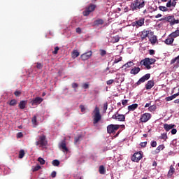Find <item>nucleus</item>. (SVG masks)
<instances>
[{"mask_svg":"<svg viewBox=\"0 0 179 179\" xmlns=\"http://www.w3.org/2000/svg\"><path fill=\"white\" fill-rule=\"evenodd\" d=\"M43 98L37 96L34 99L31 101V106H38V104H41V103H43Z\"/></svg>","mask_w":179,"mask_h":179,"instance_id":"ddd939ff","label":"nucleus"},{"mask_svg":"<svg viewBox=\"0 0 179 179\" xmlns=\"http://www.w3.org/2000/svg\"><path fill=\"white\" fill-rule=\"evenodd\" d=\"M59 160L58 159H55L52 162V166H55V167H58L59 166Z\"/></svg>","mask_w":179,"mask_h":179,"instance_id":"2f4dec72","label":"nucleus"},{"mask_svg":"<svg viewBox=\"0 0 179 179\" xmlns=\"http://www.w3.org/2000/svg\"><path fill=\"white\" fill-rule=\"evenodd\" d=\"M16 104H17V101H16V99H12V100L9 102V105H10V106H16Z\"/></svg>","mask_w":179,"mask_h":179,"instance_id":"e433bc0d","label":"nucleus"},{"mask_svg":"<svg viewBox=\"0 0 179 179\" xmlns=\"http://www.w3.org/2000/svg\"><path fill=\"white\" fill-rule=\"evenodd\" d=\"M107 85H113L114 83V80H109L106 82Z\"/></svg>","mask_w":179,"mask_h":179,"instance_id":"052dcab7","label":"nucleus"},{"mask_svg":"<svg viewBox=\"0 0 179 179\" xmlns=\"http://www.w3.org/2000/svg\"><path fill=\"white\" fill-rule=\"evenodd\" d=\"M127 103H128V100L124 99L122 101V106H127Z\"/></svg>","mask_w":179,"mask_h":179,"instance_id":"5fc2aeb1","label":"nucleus"},{"mask_svg":"<svg viewBox=\"0 0 179 179\" xmlns=\"http://www.w3.org/2000/svg\"><path fill=\"white\" fill-rule=\"evenodd\" d=\"M177 1L178 0H169L166 3V8H171V6L176 8V5H177Z\"/></svg>","mask_w":179,"mask_h":179,"instance_id":"dca6fc26","label":"nucleus"},{"mask_svg":"<svg viewBox=\"0 0 179 179\" xmlns=\"http://www.w3.org/2000/svg\"><path fill=\"white\" fill-rule=\"evenodd\" d=\"M150 33V31H148V30H146V29H144V30L142 31V36H141L142 39H143V40H145V38H146V37H148Z\"/></svg>","mask_w":179,"mask_h":179,"instance_id":"a878e982","label":"nucleus"},{"mask_svg":"<svg viewBox=\"0 0 179 179\" xmlns=\"http://www.w3.org/2000/svg\"><path fill=\"white\" fill-rule=\"evenodd\" d=\"M24 157V150H21L19 152V159H23Z\"/></svg>","mask_w":179,"mask_h":179,"instance_id":"473e14b6","label":"nucleus"},{"mask_svg":"<svg viewBox=\"0 0 179 179\" xmlns=\"http://www.w3.org/2000/svg\"><path fill=\"white\" fill-rule=\"evenodd\" d=\"M112 119L124 122V121H125V115L116 112V113L112 116Z\"/></svg>","mask_w":179,"mask_h":179,"instance_id":"1a4fd4ad","label":"nucleus"},{"mask_svg":"<svg viewBox=\"0 0 179 179\" xmlns=\"http://www.w3.org/2000/svg\"><path fill=\"white\" fill-rule=\"evenodd\" d=\"M145 24V18H141L138 20L132 22V26L134 27H142Z\"/></svg>","mask_w":179,"mask_h":179,"instance_id":"9d476101","label":"nucleus"},{"mask_svg":"<svg viewBox=\"0 0 179 179\" xmlns=\"http://www.w3.org/2000/svg\"><path fill=\"white\" fill-rule=\"evenodd\" d=\"M149 54L150 55H155V50H150Z\"/></svg>","mask_w":179,"mask_h":179,"instance_id":"0e129e2a","label":"nucleus"},{"mask_svg":"<svg viewBox=\"0 0 179 179\" xmlns=\"http://www.w3.org/2000/svg\"><path fill=\"white\" fill-rule=\"evenodd\" d=\"M31 122L34 125H37V117L34 116L31 119Z\"/></svg>","mask_w":179,"mask_h":179,"instance_id":"4c0bfd02","label":"nucleus"},{"mask_svg":"<svg viewBox=\"0 0 179 179\" xmlns=\"http://www.w3.org/2000/svg\"><path fill=\"white\" fill-rule=\"evenodd\" d=\"M156 62V59L146 57L140 62V65H143L145 69L149 70L152 69L150 65H153Z\"/></svg>","mask_w":179,"mask_h":179,"instance_id":"f03ea898","label":"nucleus"},{"mask_svg":"<svg viewBox=\"0 0 179 179\" xmlns=\"http://www.w3.org/2000/svg\"><path fill=\"white\" fill-rule=\"evenodd\" d=\"M150 41L151 44H156V42L157 41V37L156 36H153L150 38Z\"/></svg>","mask_w":179,"mask_h":179,"instance_id":"c756f323","label":"nucleus"},{"mask_svg":"<svg viewBox=\"0 0 179 179\" xmlns=\"http://www.w3.org/2000/svg\"><path fill=\"white\" fill-rule=\"evenodd\" d=\"M83 87L84 89H89V84H87V83H84V84L83 85Z\"/></svg>","mask_w":179,"mask_h":179,"instance_id":"680f3d73","label":"nucleus"},{"mask_svg":"<svg viewBox=\"0 0 179 179\" xmlns=\"http://www.w3.org/2000/svg\"><path fill=\"white\" fill-rule=\"evenodd\" d=\"M58 51H59V48L58 46H56L55 48V50L52 52V54L57 55V54H58Z\"/></svg>","mask_w":179,"mask_h":179,"instance_id":"c03bdc74","label":"nucleus"},{"mask_svg":"<svg viewBox=\"0 0 179 179\" xmlns=\"http://www.w3.org/2000/svg\"><path fill=\"white\" fill-rule=\"evenodd\" d=\"M145 1L142 0H134V2L131 3L130 8L132 12H135V10H139L142 8H145Z\"/></svg>","mask_w":179,"mask_h":179,"instance_id":"f257e3e1","label":"nucleus"},{"mask_svg":"<svg viewBox=\"0 0 179 179\" xmlns=\"http://www.w3.org/2000/svg\"><path fill=\"white\" fill-rule=\"evenodd\" d=\"M59 148L62 150L63 152H68V148L66 147V141L65 140L62 141Z\"/></svg>","mask_w":179,"mask_h":179,"instance_id":"4468645a","label":"nucleus"},{"mask_svg":"<svg viewBox=\"0 0 179 179\" xmlns=\"http://www.w3.org/2000/svg\"><path fill=\"white\" fill-rule=\"evenodd\" d=\"M107 108H108V103L107 102H106L103 104V113H106L107 112Z\"/></svg>","mask_w":179,"mask_h":179,"instance_id":"37998d69","label":"nucleus"},{"mask_svg":"<svg viewBox=\"0 0 179 179\" xmlns=\"http://www.w3.org/2000/svg\"><path fill=\"white\" fill-rule=\"evenodd\" d=\"M120 129V125L119 124H109L107 127V132L108 134H114L115 131H118Z\"/></svg>","mask_w":179,"mask_h":179,"instance_id":"423d86ee","label":"nucleus"},{"mask_svg":"<svg viewBox=\"0 0 179 179\" xmlns=\"http://www.w3.org/2000/svg\"><path fill=\"white\" fill-rule=\"evenodd\" d=\"M96 8H97L96 4L90 3L89 6L85 8V10L83 12V16H89L92 12H94Z\"/></svg>","mask_w":179,"mask_h":179,"instance_id":"39448f33","label":"nucleus"},{"mask_svg":"<svg viewBox=\"0 0 179 179\" xmlns=\"http://www.w3.org/2000/svg\"><path fill=\"white\" fill-rule=\"evenodd\" d=\"M151 146L152 148H156V146H157V142L156 141L151 142Z\"/></svg>","mask_w":179,"mask_h":179,"instance_id":"864d4df0","label":"nucleus"},{"mask_svg":"<svg viewBox=\"0 0 179 179\" xmlns=\"http://www.w3.org/2000/svg\"><path fill=\"white\" fill-rule=\"evenodd\" d=\"M121 61H122V57H120L118 59H115V60L113 62V64H118V62H121Z\"/></svg>","mask_w":179,"mask_h":179,"instance_id":"79ce46f5","label":"nucleus"},{"mask_svg":"<svg viewBox=\"0 0 179 179\" xmlns=\"http://www.w3.org/2000/svg\"><path fill=\"white\" fill-rule=\"evenodd\" d=\"M156 108H157L156 105H152V106H149L148 110H150V112L156 111Z\"/></svg>","mask_w":179,"mask_h":179,"instance_id":"f704fd0d","label":"nucleus"},{"mask_svg":"<svg viewBox=\"0 0 179 179\" xmlns=\"http://www.w3.org/2000/svg\"><path fill=\"white\" fill-rule=\"evenodd\" d=\"M51 177H52V178H55V177H57V172H56V171L52 172V173H51Z\"/></svg>","mask_w":179,"mask_h":179,"instance_id":"6e6d98bb","label":"nucleus"},{"mask_svg":"<svg viewBox=\"0 0 179 179\" xmlns=\"http://www.w3.org/2000/svg\"><path fill=\"white\" fill-rule=\"evenodd\" d=\"M160 139H164V141H166L167 139V134H162L160 136Z\"/></svg>","mask_w":179,"mask_h":179,"instance_id":"49530a36","label":"nucleus"},{"mask_svg":"<svg viewBox=\"0 0 179 179\" xmlns=\"http://www.w3.org/2000/svg\"><path fill=\"white\" fill-rule=\"evenodd\" d=\"M48 145V141H47V136L43 134L38 136V141L36 142V146H40V148H44Z\"/></svg>","mask_w":179,"mask_h":179,"instance_id":"7ed1b4c3","label":"nucleus"},{"mask_svg":"<svg viewBox=\"0 0 179 179\" xmlns=\"http://www.w3.org/2000/svg\"><path fill=\"white\" fill-rule=\"evenodd\" d=\"M159 17H162V14H157V15L155 16V18H156V19H159Z\"/></svg>","mask_w":179,"mask_h":179,"instance_id":"69168bd1","label":"nucleus"},{"mask_svg":"<svg viewBox=\"0 0 179 179\" xmlns=\"http://www.w3.org/2000/svg\"><path fill=\"white\" fill-rule=\"evenodd\" d=\"M164 43L165 44H166V45H173V43H174V39L169 34L167 38L164 41Z\"/></svg>","mask_w":179,"mask_h":179,"instance_id":"2eb2a0df","label":"nucleus"},{"mask_svg":"<svg viewBox=\"0 0 179 179\" xmlns=\"http://www.w3.org/2000/svg\"><path fill=\"white\" fill-rule=\"evenodd\" d=\"M148 145V142H143L140 143V146H141V148H146V145Z\"/></svg>","mask_w":179,"mask_h":179,"instance_id":"3c124183","label":"nucleus"},{"mask_svg":"<svg viewBox=\"0 0 179 179\" xmlns=\"http://www.w3.org/2000/svg\"><path fill=\"white\" fill-rule=\"evenodd\" d=\"M124 13L128 12V7L124 8Z\"/></svg>","mask_w":179,"mask_h":179,"instance_id":"774afa93","label":"nucleus"},{"mask_svg":"<svg viewBox=\"0 0 179 179\" xmlns=\"http://www.w3.org/2000/svg\"><path fill=\"white\" fill-rule=\"evenodd\" d=\"M178 23H179L178 20H176V19L174 18V17H173V20H172L171 25H173V24H178Z\"/></svg>","mask_w":179,"mask_h":179,"instance_id":"8fccbe9b","label":"nucleus"},{"mask_svg":"<svg viewBox=\"0 0 179 179\" xmlns=\"http://www.w3.org/2000/svg\"><path fill=\"white\" fill-rule=\"evenodd\" d=\"M83 139V136L82 134H79L78 136L74 138V143L75 145H78L80 141Z\"/></svg>","mask_w":179,"mask_h":179,"instance_id":"b1692460","label":"nucleus"},{"mask_svg":"<svg viewBox=\"0 0 179 179\" xmlns=\"http://www.w3.org/2000/svg\"><path fill=\"white\" fill-rule=\"evenodd\" d=\"M17 138H23V134L22 132L17 133Z\"/></svg>","mask_w":179,"mask_h":179,"instance_id":"13d9d810","label":"nucleus"},{"mask_svg":"<svg viewBox=\"0 0 179 179\" xmlns=\"http://www.w3.org/2000/svg\"><path fill=\"white\" fill-rule=\"evenodd\" d=\"M134 65H135L134 62H128L122 66V68H131V66H134Z\"/></svg>","mask_w":179,"mask_h":179,"instance_id":"bb28decb","label":"nucleus"},{"mask_svg":"<svg viewBox=\"0 0 179 179\" xmlns=\"http://www.w3.org/2000/svg\"><path fill=\"white\" fill-rule=\"evenodd\" d=\"M150 118H152V115L150 113H145L141 115L140 121L141 122H148Z\"/></svg>","mask_w":179,"mask_h":179,"instance_id":"6e6552de","label":"nucleus"},{"mask_svg":"<svg viewBox=\"0 0 179 179\" xmlns=\"http://www.w3.org/2000/svg\"><path fill=\"white\" fill-rule=\"evenodd\" d=\"M78 86H79V85H78V83H73L72 84V87H73V89H76V87H78Z\"/></svg>","mask_w":179,"mask_h":179,"instance_id":"e2e57ef3","label":"nucleus"},{"mask_svg":"<svg viewBox=\"0 0 179 179\" xmlns=\"http://www.w3.org/2000/svg\"><path fill=\"white\" fill-rule=\"evenodd\" d=\"M173 19H174V16H168L159 19V21L162 22V20H165V22H169L171 24Z\"/></svg>","mask_w":179,"mask_h":179,"instance_id":"aec40b11","label":"nucleus"},{"mask_svg":"<svg viewBox=\"0 0 179 179\" xmlns=\"http://www.w3.org/2000/svg\"><path fill=\"white\" fill-rule=\"evenodd\" d=\"M27 104V101H21L18 105V107L20 110H24L26 108V106Z\"/></svg>","mask_w":179,"mask_h":179,"instance_id":"5701e85b","label":"nucleus"},{"mask_svg":"<svg viewBox=\"0 0 179 179\" xmlns=\"http://www.w3.org/2000/svg\"><path fill=\"white\" fill-rule=\"evenodd\" d=\"M80 55L79 52L78 50H74L72 53L73 58H78V56Z\"/></svg>","mask_w":179,"mask_h":179,"instance_id":"72a5a7b5","label":"nucleus"},{"mask_svg":"<svg viewBox=\"0 0 179 179\" xmlns=\"http://www.w3.org/2000/svg\"><path fill=\"white\" fill-rule=\"evenodd\" d=\"M76 33H78V34H80V33H82V29H80V27H78L76 29Z\"/></svg>","mask_w":179,"mask_h":179,"instance_id":"4d7b16f0","label":"nucleus"},{"mask_svg":"<svg viewBox=\"0 0 179 179\" xmlns=\"http://www.w3.org/2000/svg\"><path fill=\"white\" fill-rule=\"evenodd\" d=\"M164 149V145L162 144L159 145L155 151L152 152V155H157V153H160L161 150H163Z\"/></svg>","mask_w":179,"mask_h":179,"instance_id":"6ab92c4d","label":"nucleus"},{"mask_svg":"<svg viewBox=\"0 0 179 179\" xmlns=\"http://www.w3.org/2000/svg\"><path fill=\"white\" fill-rule=\"evenodd\" d=\"M173 99H176V97H177V96H179V92L173 94Z\"/></svg>","mask_w":179,"mask_h":179,"instance_id":"338daca9","label":"nucleus"},{"mask_svg":"<svg viewBox=\"0 0 179 179\" xmlns=\"http://www.w3.org/2000/svg\"><path fill=\"white\" fill-rule=\"evenodd\" d=\"M103 24H104V20H103V19H97L93 22V26L99 27Z\"/></svg>","mask_w":179,"mask_h":179,"instance_id":"f3484780","label":"nucleus"},{"mask_svg":"<svg viewBox=\"0 0 179 179\" xmlns=\"http://www.w3.org/2000/svg\"><path fill=\"white\" fill-rule=\"evenodd\" d=\"M107 55V51L103 50V49H101L100 50V55L101 57H104V55Z\"/></svg>","mask_w":179,"mask_h":179,"instance_id":"a19ab883","label":"nucleus"},{"mask_svg":"<svg viewBox=\"0 0 179 179\" xmlns=\"http://www.w3.org/2000/svg\"><path fill=\"white\" fill-rule=\"evenodd\" d=\"M99 174H106V168H104V166L101 165L99 166Z\"/></svg>","mask_w":179,"mask_h":179,"instance_id":"c85d7f7f","label":"nucleus"},{"mask_svg":"<svg viewBox=\"0 0 179 179\" xmlns=\"http://www.w3.org/2000/svg\"><path fill=\"white\" fill-rule=\"evenodd\" d=\"M165 100L166 101H171V100H174V96H173V95H171L170 96L165 98Z\"/></svg>","mask_w":179,"mask_h":179,"instance_id":"a18cd8bd","label":"nucleus"},{"mask_svg":"<svg viewBox=\"0 0 179 179\" xmlns=\"http://www.w3.org/2000/svg\"><path fill=\"white\" fill-rule=\"evenodd\" d=\"M138 103H134V104L128 106V110L129 111H135V110H136V108H138Z\"/></svg>","mask_w":179,"mask_h":179,"instance_id":"393cba45","label":"nucleus"},{"mask_svg":"<svg viewBox=\"0 0 179 179\" xmlns=\"http://www.w3.org/2000/svg\"><path fill=\"white\" fill-rule=\"evenodd\" d=\"M175 171H176V169H174V167L173 166H171L170 169L168 172L169 177H171V176H173L174 174Z\"/></svg>","mask_w":179,"mask_h":179,"instance_id":"cd10ccee","label":"nucleus"},{"mask_svg":"<svg viewBox=\"0 0 179 179\" xmlns=\"http://www.w3.org/2000/svg\"><path fill=\"white\" fill-rule=\"evenodd\" d=\"M175 124H164V128L165 129V130L169 132V131H170V129H173V128H175Z\"/></svg>","mask_w":179,"mask_h":179,"instance_id":"4be33fe9","label":"nucleus"},{"mask_svg":"<svg viewBox=\"0 0 179 179\" xmlns=\"http://www.w3.org/2000/svg\"><path fill=\"white\" fill-rule=\"evenodd\" d=\"M15 96H16V97H19V96H20V94H22V92L20 91H15L14 92Z\"/></svg>","mask_w":179,"mask_h":179,"instance_id":"603ef678","label":"nucleus"},{"mask_svg":"<svg viewBox=\"0 0 179 179\" xmlns=\"http://www.w3.org/2000/svg\"><path fill=\"white\" fill-rule=\"evenodd\" d=\"M169 35H171V37H172L173 39L179 36V34H178V31L177 30L175 31H173V32H172V33L170 34Z\"/></svg>","mask_w":179,"mask_h":179,"instance_id":"7c9ffc66","label":"nucleus"},{"mask_svg":"<svg viewBox=\"0 0 179 179\" xmlns=\"http://www.w3.org/2000/svg\"><path fill=\"white\" fill-rule=\"evenodd\" d=\"M171 134L172 135H176V134H177V129H172L171 130Z\"/></svg>","mask_w":179,"mask_h":179,"instance_id":"bf43d9fd","label":"nucleus"},{"mask_svg":"<svg viewBox=\"0 0 179 179\" xmlns=\"http://www.w3.org/2000/svg\"><path fill=\"white\" fill-rule=\"evenodd\" d=\"M93 124H96L101 120V115L100 114V108L96 106L93 111Z\"/></svg>","mask_w":179,"mask_h":179,"instance_id":"20e7f679","label":"nucleus"},{"mask_svg":"<svg viewBox=\"0 0 179 179\" xmlns=\"http://www.w3.org/2000/svg\"><path fill=\"white\" fill-rule=\"evenodd\" d=\"M159 10H162V12H167L169 9L166 6H160L159 7Z\"/></svg>","mask_w":179,"mask_h":179,"instance_id":"c9c22d12","label":"nucleus"},{"mask_svg":"<svg viewBox=\"0 0 179 179\" xmlns=\"http://www.w3.org/2000/svg\"><path fill=\"white\" fill-rule=\"evenodd\" d=\"M142 157H143L142 152H135L131 157V161L136 162V163H138V162H139V160H141Z\"/></svg>","mask_w":179,"mask_h":179,"instance_id":"0eeeda50","label":"nucleus"},{"mask_svg":"<svg viewBox=\"0 0 179 179\" xmlns=\"http://www.w3.org/2000/svg\"><path fill=\"white\" fill-rule=\"evenodd\" d=\"M153 86H155V81L149 80V81H148L147 84L145 85V89L147 90H150V89H152V87H153Z\"/></svg>","mask_w":179,"mask_h":179,"instance_id":"a211bd4d","label":"nucleus"},{"mask_svg":"<svg viewBox=\"0 0 179 179\" xmlns=\"http://www.w3.org/2000/svg\"><path fill=\"white\" fill-rule=\"evenodd\" d=\"M141 72V68L134 66L131 71V75H138V73Z\"/></svg>","mask_w":179,"mask_h":179,"instance_id":"412c9836","label":"nucleus"},{"mask_svg":"<svg viewBox=\"0 0 179 179\" xmlns=\"http://www.w3.org/2000/svg\"><path fill=\"white\" fill-rule=\"evenodd\" d=\"M44 66V64H43L42 63H36V68L37 69H43V67Z\"/></svg>","mask_w":179,"mask_h":179,"instance_id":"58836bf2","label":"nucleus"},{"mask_svg":"<svg viewBox=\"0 0 179 179\" xmlns=\"http://www.w3.org/2000/svg\"><path fill=\"white\" fill-rule=\"evenodd\" d=\"M80 108L81 110V113H85L86 111V108H85L84 105H80Z\"/></svg>","mask_w":179,"mask_h":179,"instance_id":"de8ad7c7","label":"nucleus"},{"mask_svg":"<svg viewBox=\"0 0 179 179\" xmlns=\"http://www.w3.org/2000/svg\"><path fill=\"white\" fill-rule=\"evenodd\" d=\"M40 169H41V166L40 165H37L36 166H35L33 169V171H38V170H40Z\"/></svg>","mask_w":179,"mask_h":179,"instance_id":"09e8293b","label":"nucleus"},{"mask_svg":"<svg viewBox=\"0 0 179 179\" xmlns=\"http://www.w3.org/2000/svg\"><path fill=\"white\" fill-rule=\"evenodd\" d=\"M149 79H150V73L145 74L138 80L136 83L137 86H139L141 83H145V82L149 80Z\"/></svg>","mask_w":179,"mask_h":179,"instance_id":"9b49d317","label":"nucleus"},{"mask_svg":"<svg viewBox=\"0 0 179 179\" xmlns=\"http://www.w3.org/2000/svg\"><path fill=\"white\" fill-rule=\"evenodd\" d=\"M92 55H93V52H92V50H90L87 52H85L81 55L80 58L82 61H87V59H89Z\"/></svg>","mask_w":179,"mask_h":179,"instance_id":"f8f14e48","label":"nucleus"},{"mask_svg":"<svg viewBox=\"0 0 179 179\" xmlns=\"http://www.w3.org/2000/svg\"><path fill=\"white\" fill-rule=\"evenodd\" d=\"M38 162L40 163V164H45V160L41 157L38 158Z\"/></svg>","mask_w":179,"mask_h":179,"instance_id":"ea45409f","label":"nucleus"}]
</instances>
